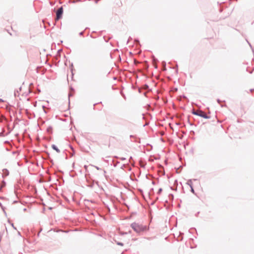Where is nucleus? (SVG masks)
Returning <instances> with one entry per match:
<instances>
[{
	"instance_id": "1",
	"label": "nucleus",
	"mask_w": 254,
	"mask_h": 254,
	"mask_svg": "<svg viewBox=\"0 0 254 254\" xmlns=\"http://www.w3.org/2000/svg\"><path fill=\"white\" fill-rule=\"evenodd\" d=\"M131 228L136 233H140L146 230L147 228L145 226L139 224L137 223H133L131 224Z\"/></svg>"
},
{
	"instance_id": "2",
	"label": "nucleus",
	"mask_w": 254,
	"mask_h": 254,
	"mask_svg": "<svg viewBox=\"0 0 254 254\" xmlns=\"http://www.w3.org/2000/svg\"><path fill=\"white\" fill-rule=\"evenodd\" d=\"M194 115H196L197 116L202 117L204 119H208L209 117L203 111L201 110H197L196 111H194L192 113Z\"/></svg>"
},
{
	"instance_id": "3",
	"label": "nucleus",
	"mask_w": 254,
	"mask_h": 254,
	"mask_svg": "<svg viewBox=\"0 0 254 254\" xmlns=\"http://www.w3.org/2000/svg\"><path fill=\"white\" fill-rule=\"evenodd\" d=\"M63 13V8L62 6L60 7L56 12V20H58L62 18Z\"/></svg>"
},
{
	"instance_id": "4",
	"label": "nucleus",
	"mask_w": 254,
	"mask_h": 254,
	"mask_svg": "<svg viewBox=\"0 0 254 254\" xmlns=\"http://www.w3.org/2000/svg\"><path fill=\"white\" fill-rule=\"evenodd\" d=\"M52 148L53 149H54L55 150H56L58 153H60V150L58 149V148L55 144H53L52 145Z\"/></svg>"
},
{
	"instance_id": "5",
	"label": "nucleus",
	"mask_w": 254,
	"mask_h": 254,
	"mask_svg": "<svg viewBox=\"0 0 254 254\" xmlns=\"http://www.w3.org/2000/svg\"><path fill=\"white\" fill-rule=\"evenodd\" d=\"M162 191V189H159V190H158V194H160Z\"/></svg>"
},
{
	"instance_id": "6",
	"label": "nucleus",
	"mask_w": 254,
	"mask_h": 254,
	"mask_svg": "<svg viewBox=\"0 0 254 254\" xmlns=\"http://www.w3.org/2000/svg\"><path fill=\"white\" fill-rule=\"evenodd\" d=\"M117 244H118V245H120V246H123V243H117Z\"/></svg>"
},
{
	"instance_id": "7",
	"label": "nucleus",
	"mask_w": 254,
	"mask_h": 254,
	"mask_svg": "<svg viewBox=\"0 0 254 254\" xmlns=\"http://www.w3.org/2000/svg\"><path fill=\"white\" fill-rule=\"evenodd\" d=\"M83 32H84L83 31L80 32L79 33V35L80 36H82L83 35Z\"/></svg>"
},
{
	"instance_id": "8",
	"label": "nucleus",
	"mask_w": 254,
	"mask_h": 254,
	"mask_svg": "<svg viewBox=\"0 0 254 254\" xmlns=\"http://www.w3.org/2000/svg\"><path fill=\"white\" fill-rule=\"evenodd\" d=\"M190 188H191V191H192V192H193V191H194V190H193V188H192V186H191L190 185Z\"/></svg>"
},
{
	"instance_id": "9",
	"label": "nucleus",
	"mask_w": 254,
	"mask_h": 254,
	"mask_svg": "<svg viewBox=\"0 0 254 254\" xmlns=\"http://www.w3.org/2000/svg\"><path fill=\"white\" fill-rule=\"evenodd\" d=\"M95 167L97 170H100V168L96 166Z\"/></svg>"
}]
</instances>
